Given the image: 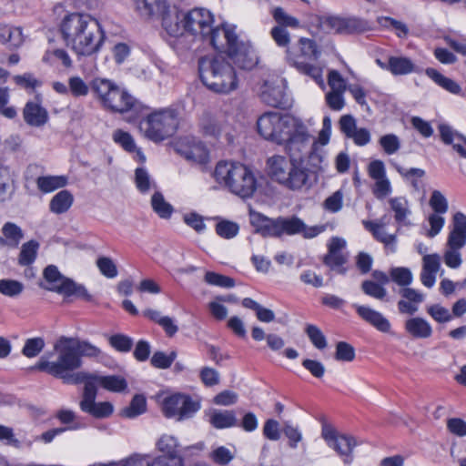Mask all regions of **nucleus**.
<instances>
[{"mask_svg": "<svg viewBox=\"0 0 466 466\" xmlns=\"http://www.w3.org/2000/svg\"><path fill=\"white\" fill-rule=\"evenodd\" d=\"M239 227L229 220H221L216 225V232L224 238H232L238 233Z\"/></svg>", "mask_w": 466, "mask_h": 466, "instance_id": "obj_54", "label": "nucleus"}, {"mask_svg": "<svg viewBox=\"0 0 466 466\" xmlns=\"http://www.w3.org/2000/svg\"><path fill=\"white\" fill-rule=\"evenodd\" d=\"M96 266L101 274L108 279H114L117 276L116 265L111 258L99 257L96 259Z\"/></svg>", "mask_w": 466, "mask_h": 466, "instance_id": "obj_49", "label": "nucleus"}, {"mask_svg": "<svg viewBox=\"0 0 466 466\" xmlns=\"http://www.w3.org/2000/svg\"><path fill=\"white\" fill-rule=\"evenodd\" d=\"M200 409L198 400L186 394L177 393L165 398L162 410L167 418L177 417V420L191 418Z\"/></svg>", "mask_w": 466, "mask_h": 466, "instance_id": "obj_10", "label": "nucleus"}, {"mask_svg": "<svg viewBox=\"0 0 466 466\" xmlns=\"http://www.w3.org/2000/svg\"><path fill=\"white\" fill-rule=\"evenodd\" d=\"M321 437L328 446L333 449L344 463L350 464L353 461V450L357 446L355 438L351 435L340 434L329 424L322 426Z\"/></svg>", "mask_w": 466, "mask_h": 466, "instance_id": "obj_11", "label": "nucleus"}, {"mask_svg": "<svg viewBox=\"0 0 466 466\" xmlns=\"http://www.w3.org/2000/svg\"><path fill=\"white\" fill-rule=\"evenodd\" d=\"M63 380L66 384H80L84 383V390L82 397L85 396L86 392L87 387H90L93 390H97L96 388V373H88L85 371H79L76 373H71V371H66V373L62 374V376L58 377Z\"/></svg>", "mask_w": 466, "mask_h": 466, "instance_id": "obj_27", "label": "nucleus"}, {"mask_svg": "<svg viewBox=\"0 0 466 466\" xmlns=\"http://www.w3.org/2000/svg\"><path fill=\"white\" fill-rule=\"evenodd\" d=\"M59 31L66 47L78 57L96 54L104 42L105 34L99 22L86 13H71L60 23Z\"/></svg>", "mask_w": 466, "mask_h": 466, "instance_id": "obj_1", "label": "nucleus"}, {"mask_svg": "<svg viewBox=\"0 0 466 466\" xmlns=\"http://www.w3.org/2000/svg\"><path fill=\"white\" fill-rule=\"evenodd\" d=\"M157 16H161L162 26L170 36H181L186 32L184 12L179 11L177 7L171 8L166 5L165 10L160 12Z\"/></svg>", "mask_w": 466, "mask_h": 466, "instance_id": "obj_18", "label": "nucleus"}, {"mask_svg": "<svg viewBox=\"0 0 466 466\" xmlns=\"http://www.w3.org/2000/svg\"><path fill=\"white\" fill-rule=\"evenodd\" d=\"M135 11L144 19L158 15L165 10L167 0H132Z\"/></svg>", "mask_w": 466, "mask_h": 466, "instance_id": "obj_25", "label": "nucleus"}, {"mask_svg": "<svg viewBox=\"0 0 466 466\" xmlns=\"http://www.w3.org/2000/svg\"><path fill=\"white\" fill-rule=\"evenodd\" d=\"M322 30L327 33L350 35L363 32L366 23L356 17L323 16L319 18Z\"/></svg>", "mask_w": 466, "mask_h": 466, "instance_id": "obj_13", "label": "nucleus"}, {"mask_svg": "<svg viewBox=\"0 0 466 466\" xmlns=\"http://www.w3.org/2000/svg\"><path fill=\"white\" fill-rule=\"evenodd\" d=\"M226 120L222 116L204 113L199 119V127L204 136L218 137L225 129Z\"/></svg>", "mask_w": 466, "mask_h": 466, "instance_id": "obj_22", "label": "nucleus"}, {"mask_svg": "<svg viewBox=\"0 0 466 466\" xmlns=\"http://www.w3.org/2000/svg\"><path fill=\"white\" fill-rule=\"evenodd\" d=\"M74 338L60 337L56 342L54 349L57 352L56 361L50 362L46 358L31 366L32 370L46 371L54 377L62 376L66 371H73L82 366V360L77 352Z\"/></svg>", "mask_w": 466, "mask_h": 466, "instance_id": "obj_5", "label": "nucleus"}, {"mask_svg": "<svg viewBox=\"0 0 466 466\" xmlns=\"http://www.w3.org/2000/svg\"><path fill=\"white\" fill-rule=\"evenodd\" d=\"M286 177L289 178L283 186L292 190L300 189L309 181V169L302 166V162L294 160Z\"/></svg>", "mask_w": 466, "mask_h": 466, "instance_id": "obj_23", "label": "nucleus"}, {"mask_svg": "<svg viewBox=\"0 0 466 466\" xmlns=\"http://www.w3.org/2000/svg\"><path fill=\"white\" fill-rule=\"evenodd\" d=\"M44 277L48 286L46 289L56 292L65 297L75 296L85 301H92L93 297L81 284L63 276L54 265L47 266L44 270Z\"/></svg>", "mask_w": 466, "mask_h": 466, "instance_id": "obj_9", "label": "nucleus"}, {"mask_svg": "<svg viewBox=\"0 0 466 466\" xmlns=\"http://www.w3.org/2000/svg\"><path fill=\"white\" fill-rule=\"evenodd\" d=\"M361 289L366 295L380 300L384 299L387 295L386 289L372 280H364L361 284Z\"/></svg>", "mask_w": 466, "mask_h": 466, "instance_id": "obj_50", "label": "nucleus"}, {"mask_svg": "<svg viewBox=\"0 0 466 466\" xmlns=\"http://www.w3.org/2000/svg\"><path fill=\"white\" fill-rule=\"evenodd\" d=\"M296 119L289 116H281L277 112H267L257 121L258 132L267 140L283 144Z\"/></svg>", "mask_w": 466, "mask_h": 466, "instance_id": "obj_8", "label": "nucleus"}, {"mask_svg": "<svg viewBox=\"0 0 466 466\" xmlns=\"http://www.w3.org/2000/svg\"><path fill=\"white\" fill-rule=\"evenodd\" d=\"M147 400L143 395L137 394L133 397L129 406L124 408L120 414L127 419H134L146 411Z\"/></svg>", "mask_w": 466, "mask_h": 466, "instance_id": "obj_39", "label": "nucleus"}, {"mask_svg": "<svg viewBox=\"0 0 466 466\" xmlns=\"http://www.w3.org/2000/svg\"><path fill=\"white\" fill-rule=\"evenodd\" d=\"M49 119L47 110L38 104L31 103V126H44Z\"/></svg>", "mask_w": 466, "mask_h": 466, "instance_id": "obj_58", "label": "nucleus"}, {"mask_svg": "<svg viewBox=\"0 0 466 466\" xmlns=\"http://www.w3.org/2000/svg\"><path fill=\"white\" fill-rule=\"evenodd\" d=\"M36 184L42 192L49 193L65 187L67 184V178L65 176L39 177L36 179Z\"/></svg>", "mask_w": 466, "mask_h": 466, "instance_id": "obj_37", "label": "nucleus"}, {"mask_svg": "<svg viewBox=\"0 0 466 466\" xmlns=\"http://www.w3.org/2000/svg\"><path fill=\"white\" fill-rule=\"evenodd\" d=\"M205 280L210 285L232 288L235 286V280L232 278L208 271L205 275Z\"/></svg>", "mask_w": 466, "mask_h": 466, "instance_id": "obj_60", "label": "nucleus"}, {"mask_svg": "<svg viewBox=\"0 0 466 466\" xmlns=\"http://www.w3.org/2000/svg\"><path fill=\"white\" fill-rule=\"evenodd\" d=\"M270 35L279 46H289L290 42L289 33L283 26H274L270 31Z\"/></svg>", "mask_w": 466, "mask_h": 466, "instance_id": "obj_64", "label": "nucleus"}, {"mask_svg": "<svg viewBox=\"0 0 466 466\" xmlns=\"http://www.w3.org/2000/svg\"><path fill=\"white\" fill-rule=\"evenodd\" d=\"M389 218L387 216H384L381 218L379 223L372 222V221H363V225L366 229L372 232L374 238L384 243L386 247H390L391 251H395V235L388 234L384 230V226L388 223Z\"/></svg>", "mask_w": 466, "mask_h": 466, "instance_id": "obj_26", "label": "nucleus"}, {"mask_svg": "<svg viewBox=\"0 0 466 466\" xmlns=\"http://www.w3.org/2000/svg\"><path fill=\"white\" fill-rule=\"evenodd\" d=\"M128 466H183L182 458L157 457L151 462L147 455L134 454L129 457Z\"/></svg>", "mask_w": 466, "mask_h": 466, "instance_id": "obj_28", "label": "nucleus"}, {"mask_svg": "<svg viewBox=\"0 0 466 466\" xmlns=\"http://www.w3.org/2000/svg\"><path fill=\"white\" fill-rule=\"evenodd\" d=\"M380 145L386 154L392 155L400 147L399 137L394 134H388L380 138Z\"/></svg>", "mask_w": 466, "mask_h": 466, "instance_id": "obj_61", "label": "nucleus"}, {"mask_svg": "<svg viewBox=\"0 0 466 466\" xmlns=\"http://www.w3.org/2000/svg\"><path fill=\"white\" fill-rule=\"evenodd\" d=\"M287 137L283 143H285L289 157L302 162V156L309 152V135L306 127L296 119V124H294Z\"/></svg>", "mask_w": 466, "mask_h": 466, "instance_id": "obj_12", "label": "nucleus"}, {"mask_svg": "<svg viewBox=\"0 0 466 466\" xmlns=\"http://www.w3.org/2000/svg\"><path fill=\"white\" fill-rule=\"evenodd\" d=\"M426 75L431 77L436 84L452 94H460L461 86L452 79L441 75L434 68H427Z\"/></svg>", "mask_w": 466, "mask_h": 466, "instance_id": "obj_38", "label": "nucleus"}, {"mask_svg": "<svg viewBox=\"0 0 466 466\" xmlns=\"http://www.w3.org/2000/svg\"><path fill=\"white\" fill-rule=\"evenodd\" d=\"M113 140L120 145L126 151L134 152L136 150V144L132 136L121 129H117L113 134Z\"/></svg>", "mask_w": 466, "mask_h": 466, "instance_id": "obj_57", "label": "nucleus"}, {"mask_svg": "<svg viewBox=\"0 0 466 466\" xmlns=\"http://www.w3.org/2000/svg\"><path fill=\"white\" fill-rule=\"evenodd\" d=\"M45 62L53 64L56 60L61 61L62 65L69 68L73 66V61L70 58L68 53L62 48H56L52 51H46L43 56Z\"/></svg>", "mask_w": 466, "mask_h": 466, "instance_id": "obj_45", "label": "nucleus"}, {"mask_svg": "<svg viewBox=\"0 0 466 466\" xmlns=\"http://www.w3.org/2000/svg\"><path fill=\"white\" fill-rule=\"evenodd\" d=\"M25 289L23 283L11 279H0V293L5 297L15 298L19 296Z\"/></svg>", "mask_w": 466, "mask_h": 466, "instance_id": "obj_44", "label": "nucleus"}, {"mask_svg": "<svg viewBox=\"0 0 466 466\" xmlns=\"http://www.w3.org/2000/svg\"><path fill=\"white\" fill-rule=\"evenodd\" d=\"M157 448L164 458H181L177 440L171 435H162L157 442Z\"/></svg>", "mask_w": 466, "mask_h": 466, "instance_id": "obj_33", "label": "nucleus"}, {"mask_svg": "<svg viewBox=\"0 0 466 466\" xmlns=\"http://www.w3.org/2000/svg\"><path fill=\"white\" fill-rule=\"evenodd\" d=\"M260 97L266 105L272 107H285L287 106L286 95L280 86H268L266 83Z\"/></svg>", "mask_w": 466, "mask_h": 466, "instance_id": "obj_29", "label": "nucleus"}, {"mask_svg": "<svg viewBox=\"0 0 466 466\" xmlns=\"http://www.w3.org/2000/svg\"><path fill=\"white\" fill-rule=\"evenodd\" d=\"M306 334L308 335L311 343L319 350H323L327 347V339L319 328L313 324H308L306 327Z\"/></svg>", "mask_w": 466, "mask_h": 466, "instance_id": "obj_46", "label": "nucleus"}, {"mask_svg": "<svg viewBox=\"0 0 466 466\" xmlns=\"http://www.w3.org/2000/svg\"><path fill=\"white\" fill-rule=\"evenodd\" d=\"M440 137L442 142L446 145H451L455 140L464 139V137L447 124H441L438 127Z\"/></svg>", "mask_w": 466, "mask_h": 466, "instance_id": "obj_63", "label": "nucleus"}, {"mask_svg": "<svg viewBox=\"0 0 466 466\" xmlns=\"http://www.w3.org/2000/svg\"><path fill=\"white\" fill-rule=\"evenodd\" d=\"M115 86V83L105 78H96L91 83V88L96 95L97 98L101 101L102 105Z\"/></svg>", "mask_w": 466, "mask_h": 466, "instance_id": "obj_42", "label": "nucleus"}, {"mask_svg": "<svg viewBox=\"0 0 466 466\" xmlns=\"http://www.w3.org/2000/svg\"><path fill=\"white\" fill-rule=\"evenodd\" d=\"M74 202L72 193L66 189L56 193L49 203V209L52 213L60 215L69 210Z\"/></svg>", "mask_w": 466, "mask_h": 466, "instance_id": "obj_32", "label": "nucleus"}, {"mask_svg": "<svg viewBox=\"0 0 466 466\" xmlns=\"http://www.w3.org/2000/svg\"><path fill=\"white\" fill-rule=\"evenodd\" d=\"M358 315L366 322L372 325L381 332H389L390 329V321L379 311L372 309L367 306L354 304Z\"/></svg>", "mask_w": 466, "mask_h": 466, "instance_id": "obj_20", "label": "nucleus"}, {"mask_svg": "<svg viewBox=\"0 0 466 466\" xmlns=\"http://www.w3.org/2000/svg\"><path fill=\"white\" fill-rule=\"evenodd\" d=\"M202 39L208 42L215 49L228 52L238 36L235 33V26L222 25L217 27L211 26L210 31L207 32Z\"/></svg>", "mask_w": 466, "mask_h": 466, "instance_id": "obj_16", "label": "nucleus"}, {"mask_svg": "<svg viewBox=\"0 0 466 466\" xmlns=\"http://www.w3.org/2000/svg\"><path fill=\"white\" fill-rule=\"evenodd\" d=\"M391 210L394 212L395 220L402 223L410 214L408 201L404 198H392L389 200Z\"/></svg>", "mask_w": 466, "mask_h": 466, "instance_id": "obj_43", "label": "nucleus"}, {"mask_svg": "<svg viewBox=\"0 0 466 466\" xmlns=\"http://www.w3.org/2000/svg\"><path fill=\"white\" fill-rule=\"evenodd\" d=\"M103 106L111 111L124 113L135 108L137 101L127 92L116 85Z\"/></svg>", "mask_w": 466, "mask_h": 466, "instance_id": "obj_19", "label": "nucleus"}, {"mask_svg": "<svg viewBox=\"0 0 466 466\" xmlns=\"http://www.w3.org/2000/svg\"><path fill=\"white\" fill-rule=\"evenodd\" d=\"M97 390H93L87 387L85 396H83L79 406L82 411L92 415L95 418H106L113 413V405L108 401L96 402Z\"/></svg>", "mask_w": 466, "mask_h": 466, "instance_id": "obj_17", "label": "nucleus"}, {"mask_svg": "<svg viewBox=\"0 0 466 466\" xmlns=\"http://www.w3.org/2000/svg\"><path fill=\"white\" fill-rule=\"evenodd\" d=\"M198 72L202 83L214 93L228 95L238 88V71L222 53L199 58Z\"/></svg>", "mask_w": 466, "mask_h": 466, "instance_id": "obj_2", "label": "nucleus"}, {"mask_svg": "<svg viewBox=\"0 0 466 466\" xmlns=\"http://www.w3.org/2000/svg\"><path fill=\"white\" fill-rule=\"evenodd\" d=\"M390 275L391 279L400 286L407 287L412 282L411 271L407 268H392Z\"/></svg>", "mask_w": 466, "mask_h": 466, "instance_id": "obj_48", "label": "nucleus"}, {"mask_svg": "<svg viewBox=\"0 0 466 466\" xmlns=\"http://www.w3.org/2000/svg\"><path fill=\"white\" fill-rule=\"evenodd\" d=\"M176 357V351H171L168 355L163 351H156L151 358V364L157 369H167L172 365Z\"/></svg>", "mask_w": 466, "mask_h": 466, "instance_id": "obj_52", "label": "nucleus"}, {"mask_svg": "<svg viewBox=\"0 0 466 466\" xmlns=\"http://www.w3.org/2000/svg\"><path fill=\"white\" fill-rule=\"evenodd\" d=\"M214 177L218 183L228 187L232 193L243 198L251 197L257 188L252 172L240 163L227 161L218 163Z\"/></svg>", "mask_w": 466, "mask_h": 466, "instance_id": "obj_4", "label": "nucleus"}, {"mask_svg": "<svg viewBox=\"0 0 466 466\" xmlns=\"http://www.w3.org/2000/svg\"><path fill=\"white\" fill-rule=\"evenodd\" d=\"M187 160L198 164H206L208 160V152L202 143H197L183 152Z\"/></svg>", "mask_w": 466, "mask_h": 466, "instance_id": "obj_40", "label": "nucleus"}, {"mask_svg": "<svg viewBox=\"0 0 466 466\" xmlns=\"http://www.w3.org/2000/svg\"><path fill=\"white\" fill-rule=\"evenodd\" d=\"M335 359L339 361H352L355 359L354 348L348 342H338L336 345Z\"/></svg>", "mask_w": 466, "mask_h": 466, "instance_id": "obj_55", "label": "nucleus"}, {"mask_svg": "<svg viewBox=\"0 0 466 466\" xmlns=\"http://www.w3.org/2000/svg\"><path fill=\"white\" fill-rule=\"evenodd\" d=\"M447 240L455 248H463L466 245V215L462 212L453 215L452 228Z\"/></svg>", "mask_w": 466, "mask_h": 466, "instance_id": "obj_24", "label": "nucleus"}, {"mask_svg": "<svg viewBox=\"0 0 466 466\" xmlns=\"http://www.w3.org/2000/svg\"><path fill=\"white\" fill-rule=\"evenodd\" d=\"M109 343L118 351L128 352L132 348L133 340L126 335L116 334L109 338Z\"/></svg>", "mask_w": 466, "mask_h": 466, "instance_id": "obj_62", "label": "nucleus"}, {"mask_svg": "<svg viewBox=\"0 0 466 466\" xmlns=\"http://www.w3.org/2000/svg\"><path fill=\"white\" fill-rule=\"evenodd\" d=\"M273 17L279 24L278 26H289L292 28H298L299 26V21L289 15H288L281 7H277L273 11Z\"/></svg>", "mask_w": 466, "mask_h": 466, "instance_id": "obj_53", "label": "nucleus"}, {"mask_svg": "<svg viewBox=\"0 0 466 466\" xmlns=\"http://www.w3.org/2000/svg\"><path fill=\"white\" fill-rule=\"evenodd\" d=\"M89 87L79 76H71L68 79V93L74 96H85L88 94Z\"/></svg>", "mask_w": 466, "mask_h": 466, "instance_id": "obj_56", "label": "nucleus"}, {"mask_svg": "<svg viewBox=\"0 0 466 466\" xmlns=\"http://www.w3.org/2000/svg\"><path fill=\"white\" fill-rule=\"evenodd\" d=\"M250 220L264 237L280 238L283 235L302 234L304 238H311L323 231V227H308L296 216L270 218L261 213L251 212Z\"/></svg>", "mask_w": 466, "mask_h": 466, "instance_id": "obj_3", "label": "nucleus"}, {"mask_svg": "<svg viewBox=\"0 0 466 466\" xmlns=\"http://www.w3.org/2000/svg\"><path fill=\"white\" fill-rule=\"evenodd\" d=\"M1 231L8 248H17L24 238V233L21 228L13 222H6L3 226Z\"/></svg>", "mask_w": 466, "mask_h": 466, "instance_id": "obj_36", "label": "nucleus"}, {"mask_svg": "<svg viewBox=\"0 0 466 466\" xmlns=\"http://www.w3.org/2000/svg\"><path fill=\"white\" fill-rule=\"evenodd\" d=\"M76 347L77 348V352L79 354L80 359L82 357H89L96 358L101 355L102 351L99 348L95 345H92L88 341L80 340L76 338H74V342Z\"/></svg>", "mask_w": 466, "mask_h": 466, "instance_id": "obj_51", "label": "nucleus"}, {"mask_svg": "<svg viewBox=\"0 0 466 466\" xmlns=\"http://www.w3.org/2000/svg\"><path fill=\"white\" fill-rule=\"evenodd\" d=\"M183 18L186 32L201 38L210 31L214 21L212 14L206 8H193L184 12Z\"/></svg>", "mask_w": 466, "mask_h": 466, "instance_id": "obj_14", "label": "nucleus"}, {"mask_svg": "<svg viewBox=\"0 0 466 466\" xmlns=\"http://www.w3.org/2000/svg\"><path fill=\"white\" fill-rule=\"evenodd\" d=\"M405 329L414 338L427 339L432 334L430 323L420 317L411 318L405 322Z\"/></svg>", "mask_w": 466, "mask_h": 466, "instance_id": "obj_31", "label": "nucleus"}, {"mask_svg": "<svg viewBox=\"0 0 466 466\" xmlns=\"http://www.w3.org/2000/svg\"><path fill=\"white\" fill-rule=\"evenodd\" d=\"M427 313L438 323L449 322L452 319V314L450 310L441 304L428 306Z\"/></svg>", "mask_w": 466, "mask_h": 466, "instance_id": "obj_47", "label": "nucleus"}, {"mask_svg": "<svg viewBox=\"0 0 466 466\" xmlns=\"http://www.w3.org/2000/svg\"><path fill=\"white\" fill-rule=\"evenodd\" d=\"M179 125L178 112L174 108H165L149 114L140 122L144 136L158 143L172 137Z\"/></svg>", "mask_w": 466, "mask_h": 466, "instance_id": "obj_7", "label": "nucleus"}, {"mask_svg": "<svg viewBox=\"0 0 466 466\" xmlns=\"http://www.w3.org/2000/svg\"><path fill=\"white\" fill-rule=\"evenodd\" d=\"M209 423L216 429L238 426V419L233 410H213L209 412Z\"/></svg>", "mask_w": 466, "mask_h": 466, "instance_id": "obj_30", "label": "nucleus"}, {"mask_svg": "<svg viewBox=\"0 0 466 466\" xmlns=\"http://www.w3.org/2000/svg\"><path fill=\"white\" fill-rule=\"evenodd\" d=\"M388 70L393 75H407L415 71L412 61L404 56H390L388 61Z\"/></svg>", "mask_w": 466, "mask_h": 466, "instance_id": "obj_35", "label": "nucleus"}, {"mask_svg": "<svg viewBox=\"0 0 466 466\" xmlns=\"http://www.w3.org/2000/svg\"><path fill=\"white\" fill-rule=\"evenodd\" d=\"M97 385H100L104 389L114 391V392H121L124 391L127 387V380L117 375H110V376H102L96 374V388L97 389Z\"/></svg>", "mask_w": 466, "mask_h": 466, "instance_id": "obj_34", "label": "nucleus"}, {"mask_svg": "<svg viewBox=\"0 0 466 466\" xmlns=\"http://www.w3.org/2000/svg\"><path fill=\"white\" fill-rule=\"evenodd\" d=\"M226 56L239 69L250 70L258 64V57L249 43L238 39L228 49Z\"/></svg>", "mask_w": 466, "mask_h": 466, "instance_id": "obj_15", "label": "nucleus"}, {"mask_svg": "<svg viewBox=\"0 0 466 466\" xmlns=\"http://www.w3.org/2000/svg\"><path fill=\"white\" fill-rule=\"evenodd\" d=\"M151 206L153 210L162 218H169L174 210L160 192L154 193L151 198Z\"/></svg>", "mask_w": 466, "mask_h": 466, "instance_id": "obj_41", "label": "nucleus"}, {"mask_svg": "<svg viewBox=\"0 0 466 466\" xmlns=\"http://www.w3.org/2000/svg\"><path fill=\"white\" fill-rule=\"evenodd\" d=\"M446 245L448 249L445 251L443 256L445 264L451 268H459L462 262L461 253L459 251L461 248L453 247L449 244L448 240Z\"/></svg>", "mask_w": 466, "mask_h": 466, "instance_id": "obj_59", "label": "nucleus"}, {"mask_svg": "<svg viewBox=\"0 0 466 466\" xmlns=\"http://www.w3.org/2000/svg\"><path fill=\"white\" fill-rule=\"evenodd\" d=\"M294 160L289 157L286 158L282 156H273L268 159V169L269 177L283 185L285 179H288V170L291 167Z\"/></svg>", "mask_w": 466, "mask_h": 466, "instance_id": "obj_21", "label": "nucleus"}, {"mask_svg": "<svg viewBox=\"0 0 466 466\" xmlns=\"http://www.w3.org/2000/svg\"><path fill=\"white\" fill-rule=\"evenodd\" d=\"M319 56V51L316 42L305 37L299 38L297 46L286 50V58L290 66L311 77L316 83L322 85V69L309 63L317 60Z\"/></svg>", "mask_w": 466, "mask_h": 466, "instance_id": "obj_6", "label": "nucleus"}]
</instances>
